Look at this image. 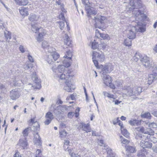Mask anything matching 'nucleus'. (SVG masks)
Wrapping results in <instances>:
<instances>
[{"instance_id":"nucleus-36","label":"nucleus","mask_w":157,"mask_h":157,"mask_svg":"<svg viewBox=\"0 0 157 157\" xmlns=\"http://www.w3.org/2000/svg\"><path fill=\"white\" fill-rule=\"evenodd\" d=\"M70 77V75L69 74L66 73V75L65 74H62L60 76V78L61 79H65L66 81Z\"/></svg>"},{"instance_id":"nucleus-20","label":"nucleus","mask_w":157,"mask_h":157,"mask_svg":"<svg viewBox=\"0 0 157 157\" xmlns=\"http://www.w3.org/2000/svg\"><path fill=\"white\" fill-rule=\"evenodd\" d=\"M39 18L34 13H31L29 17V19L31 21H36L38 20Z\"/></svg>"},{"instance_id":"nucleus-41","label":"nucleus","mask_w":157,"mask_h":157,"mask_svg":"<svg viewBox=\"0 0 157 157\" xmlns=\"http://www.w3.org/2000/svg\"><path fill=\"white\" fill-rule=\"evenodd\" d=\"M82 3L85 6L86 10V8H88L90 6L88 0H82Z\"/></svg>"},{"instance_id":"nucleus-51","label":"nucleus","mask_w":157,"mask_h":157,"mask_svg":"<svg viewBox=\"0 0 157 157\" xmlns=\"http://www.w3.org/2000/svg\"><path fill=\"white\" fill-rule=\"evenodd\" d=\"M92 59L93 61L94 62V63L95 67H96L97 68H99L98 67V61L97 59H95V58H94L93 56L92 57Z\"/></svg>"},{"instance_id":"nucleus-33","label":"nucleus","mask_w":157,"mask_h":157,"mask_svg":"<svg viewBox=\"0 0 157 157\" xmlns=\"http://www.w3.org/2000/svg\"><path fill=\"white\" fill-rule=\"evenodd\" d=\"M107 157H114L115 154L113 152L111 149L110 148L107 149Z\"/></svg>"},{"instance_id":"nucleus-28","label":"nucleus","mask_w":157,"mask_h":157,"mask_svg":"<svg viewBox=\"0 0 157 157\" xmlns=\"http://www.w3.org/2000/svg\"><path fill=\"white\" fill-rule=\"evenodd\" d=\"M129 124L132 126L138 125L140 124V122L138 120L132 119L129 121Z\"/></svg>"},{"instance_id":"nucleus-61","label":"nucleus","mask_w":157,"mask_h":157,"mask_svg":"<svg viewBox=\"0 0 157 157\" xmlns=\"http://www.w3.org/2000/svg\"><path fill=\"white\" fill-rule=\"evenodd\" d=\"M6 89V85L0 83V90H4Z\"/></svg>"},{"instance_id":"nucleus-48","label":"nucleus","mask_w":157,"mask_h":157,"mask_svg":"<svg viewBox=\"0 0 157 157\" xmlns=\"http://www.w3.org/2000/svg\"><path fill=\"white\" fill-rule=\"evenodd\" d=\"M29 129V128H27L23 130L22 134L24 136H26L28 135V131Z\"/></svg>"},{"instance_id":"nucleus-4","label":"nucleus","mask_w":157,"mask_h":157,"mask_svg":"<svg viewBox=\"0 0 157 157\" xmlns=\"http://www.w3.org/2000/svg\"><path fill=\"white\" fill-rule=\"evenodd\" d=\"M138 130L142 133H144L145 135H139L136 136V138H137L138 137H140L142 140H146V139H149L151 135H153L154 134V131L151 128H148L145 129L143 127L138 128Z\"/></svg>"},{"instance_id":"nucleus-22","label":"nucleus","mask_w":157,"mask_h":157,"mask_svg":"<svg viewBox=\"0 0 157 157\" xmlns=\"http://www.w3.org/2000/svg\"><path fill=\"white\" fill-rule=\"evenodd\" d=\"M17 5L20 6H25L28 3V0H14Z\"/></svg>"},{"instance_id":"nucleus-56","label":"nucleus","mask_w":157,"mask_h":157,"mask_svg":"<svg viewBox=\"0 0 157 157\" xmlns=\"http://www.w3.org/2000/svg\"><path fill=\"white\" fill-rule=\"evenodd\" d=\"M66 151H67L68 152L69 154L70 155L71 157V155L73 154H75V153H74V151L73 149H69V148H68V149H67Z\"/></svg>"},{"instance_id":"nucleus-2","label":"nucleus","mask_w":157,"mask_h":157,"mask_svg":"<svg viewBox=\"0 0 157 157\" xmlns=\"http://www.w3.org/2000/svg\"><path fill=\"white\" fill-rule=\"evenodd\" d=\"M124 92L127 96H136L139 95L142 92L141 87L138 86H124L123 87Z\"/></svg>"},{"instance_id":"nucleus-38","label":"nucleus","mask_w":157,"mask_h":157,"mask_svg":"<svg viewBox=\"0 0 157 157\" xmlns=\"http://www.w3.org/2000/svg\"><path fill=\"white\" fill-rule=\"evenodd\" d=\"M131 39H125L124 42V44L126 46L129 47L132 45V41L130 40Z\"/></svg>"},{"instance_id":"nucleus-52","label":"nucleus","mask_w":157,"mask_h":157,"mask_svg":"<svg viewBox=\"0 0 157 157\" xmlns=\"http://www.w3.org/2000/svg\"><path fill=\"white\" fill-rule=\"evenodd\" d=\"M39 31H41L40 32L39 34H40V35L43 36L45 35L47 33V32L46 30L45 29H41V28H40V29Z\"/></svg>"},{"instance_id":"nucleus-18","label":"nucleus","mask_w":157,"mask_h":157,"mask_svg":"<svg viewBox=\"0 0 157 157\" xmlns=\"http://www.w3.org/2000/svg\"><path fill=\"white\" fill-rule=\"evenodd\" d=\"M65 67H66L63 65L58 66L57 68L56 67L53 66L52 68V70L53 72H56V71L57 70L60 73H61L65 70Z\"/></svg>"},{"instance_id":"nucleus-58","label":"nucleus","mask_w":157,"mask_h":157,"mask_svg":"<svg viewBox=\"0 0 157 157\" xmlns=\"http://www.w3.org/2000/svg\"><path fill=\"white\" fill-rule=\"evenodd\" d=\"M35 144L37 146H39L41 145V143L40 139L37 140H34Z\"/></svg>"},{"instance_id":"nucleus-12","label":"nucleus","mask_w":157,"mask_h":157,"mask_svg":"<svg viewBox=\"0 0 157 157\" xmlns=\"http://www.w3.org/2000/svg\"><path fill=\"white\" fill-rule=\"evenodd\" d=\"M67 33H65V32L63 31V38L64 44L70 46L71 44V41Z\"/></svg>"},{"instance_id":"nucleus-45","label":"nucleus","mask_w":157,"mask_h":157,"mask_svg":"<svg viewBox=\"0 0 157 157\" xmlns=\"http://www.w3.org/2000/svg\"><path fill=\"white\" fill-rule=\"evenodd\" d=\"M103 94L105 96H106L109 98H115L114 97V96L111 94L108 93L106 92H103Z\"/></svg>"},{"instance_id":"nucleus-15","label":"nucleus","mask_w":157,"mask_h":157,"mask_svg":"<svg viewBox=\"0 0 157 157\" xmlns=\"http://www.w3.org/2000/svg\"><path fill=\"white\" fill-rule=\"evenodd\" d=\"M29 9L28 7H21L19 9V11L21 14L23 16H25L29 14Z\"/></svg>"},{"instance_id":"nucleus-54","label":"nucleus","mask_w":157,"mask_h":157,"mask_svg":"<svg viewBox=\"0 0 157 157\" xmlns=\"http://www.w3.org/2000/svg\"><path fill=\"white\" fill-rule=\"evenodd\" d=\"M27 58L30 62L33 63L34 62L33 58L29 54L27 55Z\"/></svg>"},{"instance_id":"nucleus-62","label":"nucleus","mask_w":157,"mask_h":157,"mask_svg":"<svg viewBox=\"0 0 157 157\" xmlns=\"http://www.w3.org/2000/svg\"><path fill=\"white\" fill-rule=\"evenodd\" d=\"M75 113L72 112H69L67 114L68 117L70 118H71L74 116Z\"/></svg>"},{"instance_id":"nucleus-46","label":"nucleus","mask_w":157,"mask_h":157,"mask_svg":"<svg viewBox=\"0 0 157 157\" xmlns=\"http://www.w3.org/2000/svg\"><path fill=\"white\" fill-rule=\"evenodd\" d=\"M148 126L150 128H155L157 129V124L154 122L148 124Z\"/></svg>"},{"instance_id":"nucleus-11","label":"nucleus","mask_w":157,"mask_h":157,"mask_svg":"<svg viewBox=\"0 0 157 157\" xmlns=\"http://www.w3.org/2000/svg\"><path fill=\"white\" fill-rule=\"evenodd\" d=\"M102 69V75H105L106 74L110 73L113 70V68L112 65L109 64L105 65Z\"/></svg>"},{"instance_id":"nucleus-17","label":"nucleus","mask_w":157,"mask_h":157,"mask_svg":"<svg viewBox=\"0 0 157 157\" xmlns=\"http://www.w3.org/2000/svg\"><path fill=\"white\" fill-rule=\"evenodd\" d=\"M157 73H155L154 74H151L149 75L148 78V83L149 84H151L155 81L157 79L156 76Z\"/></svg>"},{"instance_id":"nucleus-19","label":"nucleus","mask_w":157,"mask_h":157,"mask_svg":"<svg viewBox=\"0 0 157 157\" xmlns=\"http://www.w3.org/2000/svg\"><path fill=\"white\" fill-rule=\"evenodd\" d=\"M86 10L87 11L89 16L91 15H95L97 13V11L94 10L93 8H92L90 6L88 8H86Z\"/></svg>"},{"instance_id":"nucleus-13","label":"nucleus","mask_w":157,"mask_h":157,"mask_svg":"<svg viewBox=\"0 0 157 157\" xmlns=\"http://www.w3.org/2000/svg\"><path fill=\"white\" fill-rule=\"evenodd\" d=\"M20 94L19 92L17 90H13L10 92V98L12 100H16L19 97Z\"/></svg>"},{"instance_id":"nucleus-29","label":"nucleus","mask_w":157,"mask_h":157,"mask_svg":"<svg viewBox=\"0 0 157 157\" xmlns=\"http://www.w3.org/2000/svg\"><path fill=\"white\" fill-rule=\"evenodd\" d=\"M146 154V149L142 148L140 151H138L137 156L138 157H144Z\"/></svg>"},{"instance_id":"nucleus-31","label":"nucleus","mask_w":157,"mask_h":157,"mask_svg":"<svg viewBox=\"0 0 157 157\" xmlns=\"http://www.w3.org/2000/svg\"><path fill=\"white\" fill-rule=\"evenodd\" d=\"M121 130V133L123 136L127 138L129 137V133L128 132L126 129L124 128H122Z\"/></svg>"},{"instance_id":"nucleus-26","label":"nucleus","mask_w":157,"mask_h":157,"mask_svg":"<svg viewBox=\"0 0 157 157\" xmlns=\"http://www.w3.org/2000/svg\"><path fill=\"white\" fill-rule=\"evenodd\" d=\"M11 33L9 31L6 30L4 32V36L6 39V40L9 43V40L11 38Z\"/></svg>"},{"instance_id":"nucleus-16","label":"nucleus","mask_w":157,"mask_h":157,"mask_svg":"<svg viewBox=\"0 0 157 157\" xmlns=\"http://www.w3.org/2000/svg\"><path fill=\"white\" fill-rule=\"evenodd\" d=\"M79 129L81 128H82V130L86 132H90L91 131V128L90 127L89 124H81L79 127Z\"/></svg>"},{"instance_id":"nucleus-40","label":"nucleus","mask_w":157,"mask_h":157,"mask_svg":"<svg viewBox=\"0 0 157 157\" xmlns=\"http://www.w3.org/2000/svg\"><path fill=\"white\" fill-rule=\"evenodd\" d=\"M46 118L52 120L53 119V115L50 112H48L46 115Z\"/></svg>"},{"instance_id":"nucleus-8","label":"nucleus","mask_w":157,"mask_h":157,"mask_svg":"<svg viewBox=\"0 0 157 157\" xmlns=\"http://www.w3.org/2000/svg\"><path fill=\"white\" fill-rule=\"evenodd\" d=\"M140 61L145 67L148 68H150L151 67L153 63L149 57L144 55L141 59H140Z\"/></svg>"},{"instance_id":"nucleus-9","label":"nucleus","mask_w":157,"mask_h":157,"mask_svg":"<svg viewBox=\"0 0 157 157\" xmlns=\"http://www.w3.org/2000/svg\"><path fill=\"white\" fill-rule=\"evenodd\" d=\"M93 56L95 59L100 62L104 61L105 59V56L104 54L102 53H100L96 51H93Z\"/></svg>"},{"instance_id":"nucleus-32","label":"nucleus","mask_w":157,"mask_h":157,"mask_svg":"<svg viewBox=\"0 0 157 157\" xmlns=\"http://www.w3.org/2000/svg\"><path fill=\"white\" fill-rule=\"evenodd\" d=\"M12 81L13 82H12L10 83V85L12 86H19V85L18 84L19 82H21L22 83H23L21 80H18L17 78H15L13 79Z\"/></svg>"},{"instance_id":"nucleus-30","label":"nucleus","mask_w":157,"mask_h":157,"mask_svg":"<svg viewBox=\"0 0 157 157\" xmlns=\"http://www.w3.org/2000/svg\"><path fill=\"white\" fill-rule=\"evenodd\" d=\"M19 144L20 146H21L24 149L25 148L27 145V143L26 139L25 140H20L19 141Z\"/></svg>"},{"instance_id":"nucleus-34","label":"nucleus","mask_w":157,"mask_h":157,"mask_svg":"<svg viewBox=\"0 0 157 157\" xmlns=\"http://www.w3.org/2000/svg\"><path fill=\"white\" fill-rule=\"evenodd\" d=\"M141 116L143 118H146L148 119H151V114L148 112H145L142 114Z\"/></svg>"},{"instance_id":"nucleus-14","label":"nucleus","mask_w":157,"mask_h":157,"mask_svg":"<svg viewBox=\"0 0 157 157\" xmlns=\"http://www.w3.org/2000/svg\"><path fill=\"white\" fill-rule=\"evenodd\" d=\"M140 145L142 147V148L144 149H145V148H151L152 146V143L143 140H142L141 141L140 143Z\"/></svg>"},{"instance_id":"nucleus-43","label":"nucleus","mask_w":157,"mask_h":157,"mask_svg":"<svg viewBox=\"0 0 157 157\" xmlns=\"http://www.w3.org/2000/svg\"><path fill=\"white\" fill-rule=\"evenodd\" d=\"M42 46L44 48H47L49 47V44L47 41H44L42 43Z\"/></svg>"},{"instance_id":"nucleus-3","label":"nucleus","mask_w":157,"mask_h":157,"mask_svg":"<svg viewBox=\"0 0 157 157\" xmlns=\"http://www.w3.org/2000/svg\"><path fill=\"white\" fill-rule=\"evenodd\" d=\"M31 72H32L31 74V79L33 81L32 84H29L28 86H31V89H40L41 87V85L40 84V80L39 79L36 75L35 72L34 70H31Z\"/></svg>"},{"instance_id":"nucleus-55","label":"nucleus","mask_w":157,"mask_h":157,"mask_svg":"<svg viewBox=\"0 0 157 157\" xmlns=\"http://www.w3.org/2000/svg\"><path fill=\"white\" fill-rule=\"evenodd\" d=\"M101 33H100L98 29L95 30V36L98 38H100Z\"/></svg>"},{"instance_id":"nucleus-37","label":"nucleus","mask_w":157,"mask_h":157,"mask_svg":"<svg viewBox=\"0 0 157 157\" xmlns=\"http://www.w3.org/2000/svg\"><path fill=\"white\" fill-rule=\"evenodd\" d=\"M33 67V64L29 62H27L26 64L24 66V68L25 70H28L30 67L32 68Z\"/></svg>"},{"instance_id":"nucleus-42","label":"nucleus","mask_w":157,"mask_h":157,"mask_svg":"<svg viewBox=\"0 0 157 157\" xmlns=\"http://www.w3.org/2000/svg\"><path fill=\"white\" fill-rule=\"evenodd\" d=\"M64 149L65 151H67V149L69 148L68 145H69L70 142L67 140H64Z\"/></svg>"},{"instance_id":"nucleus-59","label":"nucleus","mask_w":157,"mask_h":157,"mask_svg":"<svg viewBox=\"0 0 157 157\" xmlns=\"http://www.w3.org/2000/svg\"><path fill=\"white\" fill-rule=\"evenodd\" d=\"M65 84L66 85V86H69L70 88H72V84L71 83V82H69V80L68 79L65 82Z\"/></svg>"},{"instance_id":"nucleus-49","label":"nucleus","mask_w":157,"mask_h":157,"mask_svg":"<svg viewBox=\"0 0 157 157\" xmlns=\"http://www.w3.org/2000/svg\"><path fill=\"white\" fill-rule=\"evenodd\" d=\"M41 151L40 150L37 149L36 153V157H42Z\"/></svg>"},{"instance_id":"nucleus-60","label":"nucleus","mask_w":157,"mask_h":157,"mask_svg":"<svg viewBox=\"0 0 157 157\" xmlns=\"http://www.w3.org/2000/svg\"><path fill=\"white\" fill-rule=\"evenodd\" d=\"M40 139V138L39 135L37 133H36L34 136V140H39Z\"/></svg>"},{"instance_id":"nucleus-25","label":"nucleus","mask_w":157,"mask_h":157,"mask_svg":"<svg viewBox=\"0 0 157 157\" xmlns=\"http://www.w3.org/2000/svg\"><path fill=\"white\" fill-rule=\"evenodd\" d=\"M143 56L139 52H136L133 57V59L135 61L137 62L139 59L140 60Z\"/></svg>"},{"instance_id":"nucleus-39","label":"nucleus","mask_w":157,"mask_h":157,"mask_svg":"<svg viewBox=\"0 0 157 157\" xmlns=\"http://www.w3.org/2000/svg\"><path fill=\"white\" fill-rule=\"evenodd\" d=\"M120 141L121 143L123 144H127L129 143V141L125 139L122 136H120Z\"/></svg>"},{"instance_id":"nucleus-23","label":"nucleus","mask_w":157,"mask_h":157,"mask_svg":"<svg viewBox=\"0 0 157 157\" xmlns=\"http://www.w3.org/2000/svg\"><path fill=\"white\" fill-rule=\"evenodd\" d=\"M41 28L37 24H33L32 25L31 29L35 33H36L39 31Z\"/></svg>"},{"instance_id":"nucleus-47","label":"nucleus","mask_w":157,"mask_h":157,"mask_svg":"<svg viewBox=\"0 0 157 157\" xmlns=\"http://www.w3.org/2000/svg\"><path fill=\"white\" fill-rule=\"evenodd\" d=\"M60 137L62 138H64L67 134L65 131H62L60 132Z\"/></svg>"},{"instance_id":"nucleus-5","label":"nucleus","mask_w":157,"mask_h":157,"mask_svg":"<svg viewBox=\"0 0 157 157\" xmlns=\"http://www.w3.org/2000/svg\"><path fill=\"white\" fill-rule=\"evenodd\" d=\"M49 54L48 55L47 61L49 64H52L53 63L57 60L59 57V55L56 51L51 52L50 50V48H48Z\"/></svg>"},{"instance_id":"nucleus-21","label":"nucleus","mask_w":157,"mask_h":157,"mask_svg":"<svg viewBox=\"0 0 157 157\" xmlns=\"http://www.w3.org/2000/svg\"><path fill=\"white\" fill-rule=\"evenodd\" d=\"M126 151L129 153H133L136 151L135 147L130 146H127L125 147Z\"/></svg>"},{"instance_id":"nucleus-50","label":"nucleus","mask_w":157,"mask_h":157,"mask_svg":"<svg viewBox=\"0 0 157 157\" xmlns=\"http://www.w3.org/2000/svg\"><path fill=\"white\" fill-rule=\"evenodd\" d=\"M59 25L60 29L61 30H62L65 26L64 21H60L59 22Z\"/></svg>"},{"instance_id":"nucleus-27","label":"nucleus","mask_w":157,"mask_h":157,"mask_svg":"<svg viewBox=\"0 0 157 157\" xmlns=\"http://www.w3.org/2000/svg\"><path fill=\"white\" fill-rule=\"evenodd\" d=\"M31 122L36 124L35 127V126H33V130L35 131V132H37L38 131H39V125L38 124V122L35 121L34 119H31Z\"/></svg>"},{"instance_id":"nucleus-24","label":"nucleus","mask_w":157,"mask_h":157,"mask_svg":"<svg viewBox=\"0 0 157 157\" xmlns=\"http://www.w3.org/2000/svg\"><path fill=\"white\" fill-rule=\"evenodd\" d=\"M71 59L69 60L67 58H64V60L63 61V65L66 67H70L71 65Z\"/></svg>"},{"instance_id":"nucleus-57","label":"nucleus","mask_w":157,"mask_h":157,"mask_svg":"<svg viewBox=\"0 0 157 157\" xmlns=\"http://www.w3.org/2000/svg\"><path fill=\"white\" fill-rule=\"evenodd\" d=\"M20 51L22 53L26 51L25 48L23 46L20 45L19 47Z\"/></svg>"},{"instance_id":"nucleus-6","label":"nucleus","mask_w":157,"mask_h":157,"mask_svg":"<svg viewBox=\"0 0 157 157\" xmlns=\"http://www.w3.org/2000/svg\"><path fill=\"white\" fill-rule=\"evenodd\" d=\"M95 23L94 26L95 29L98 28L99 29H101L102 27V24L103 23L104 20L105 19V17L104 16H102L101 15H97L94 17Z\"/></svg>"},{"instance_id":"nucleus-35","label":"nucleus","mask_w":157,"mask_h":157,"mask_svg":"<svg viewBox=\"0 0 157 157\" xmlns=\"http://www.w3.org/2000/svg\"><path fill=\"white\" fill-rule=\"evenodd\" d=\"M72 56V53L70 51H68L66 52V54L65 55L63 58H67L69 60L71 59Z\"/></svg>"},{"instance_id":"nucleus-7","label":"nucleus","mask_w":157,"mask_h":157,"mask_svg":"<svg viewBox=\"0 0 157 157\" xmlns=\"http://www.w3.org/2000/svg\"><path fill=\"white\" fill-rule=\"evenodd\" d=\"M104 83L107 86L110 87L113 89H114L115 87L112 83L111 77L108 75L106 74L101 75Z\"/></svg>"},{"instance_id":"nucleus-53","label":"nucleus","mask_w":157,"mask_h":157,"mask_svg":"<svg viewBox=\"0 0 157 157\" xmlns=\"http://www.w3.org/2000/svg\"><path fill=\"white\" fill-rule=\"evenodd\" d=\"M100 38H103L104 39L108 40L109 39V37L108 34L101 33L100 36Z\"/></svg>"},{"instance_id":"nucleus-63","label":"nucleus","mask_w":157,"mask_h":157,"mask_svg":"<svg viewBox=\"0 0 157 157\" xmlns=\"http://www.w3.org/2000/svg\"><path fill=\"white\" fill-rule=\"evenodd\" d=\"M42 38L43 36L39 33L38 37L36 38V40L37 41L40 42L42 40Z\"/></svg>"},{"instance_id":"nucleus-10","label":"nucleus","mask_w":157,"mask_h":157,"mask_svg":"<svg viewBox=\"0 0 157 157\" xmlns=\"http://www.w3.org/2000/svg\"><path fill=\"white\" fill-rule=\"evenodd\" d=\"M67 109L65 105L58 106L54 111V113L57 116H59Z\"/></svg>"},{"instance_id":"nucleus-64","label":"nucleus","mask_w":157,"mask_h":157,"mask_svg":"<svg viewBox=\"0 0 157 157\" xmlns=\"http://www.w3.org/2000/svg\"><path fill=\"white\" fill-rule=\"evenodd\" d=\"M59 18L60 19H61L63 21H64L65 20L64 15L63 13H61L59 16Z\"/></svg>"},{"instance_id":"nucleus-1","label":"nucleus","mask_w":157,"mask_h":157,"mask_svg":"<svg viewBox=\"0 0 157 157\" xmlns=\"http://www.w3.org/2000/svg\"><path fill=\"white\" fill-rule=\"evenodd\" d=\"M137 0H130V5L129 6V10L133 11V15L135 19V21H133L132 24L128 26L127 32V36L129 39H134L136 36V32H144L145 29L143 27L142 22L145 20L146 16L140 10L137 9L141 6L140 3L134 2Z\"/></svg>"},{"instance_id":"nucleus-44","label":"nucleus","mask_w":157,"mask_h":157,"mask_svg":"<svg viewBox=\"0 0 157 157\" xmlns=\"http://www.w3.org/2000/svg\"><path fill=\"white\" fill-rule=\"evenodd\" d=\"M98 47V43L96 42L95 40L92 43V48L93 49H96Z\"/></svg>"}]
</instances>
